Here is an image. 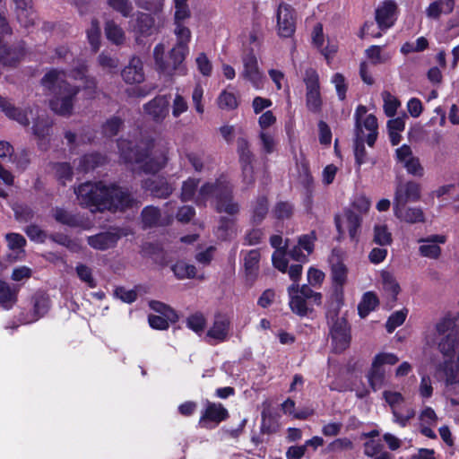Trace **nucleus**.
<instances>
[{
  "instance_id": "nucleus-1",
  "label": "nucleus",
  "mask_w": 459,
  "mask_h": 459,
  "mask_svg": "<svg viewBox=\"0 0 459 459\" xmlns=\"http://www.w3.org/2000/svg\"><path fill=\"white\" fill-rule=\"evenodd\" d=\"M85 72L86 66L84 64H81L69 75L64 71L53 69L42 78L43 86L48 89L54 95L50 100V107L55 113L61 116H69L72 113L74 98L78 93L80 85H72L68 79H85L86 88H95L94 80L87 79Z\"/></svg>"
},
{
  "instance_id": "nucleus-2",
  "label": "nucleus",
  "mask_w": 459,
  "mask_h": 459,
  "mask_svg": "<svg viewBox=\"0 0 459 459\" xmlns=\"http://www.w3.org/2000/svg\"><path fill=\"white\" fill-rule=\"evenodd\" d=\"M74 192L80 204L91 209V212L124 211L139 204L129 193L117 186H107L102 182L83 183Z\"/></svg>"
},
{
  "instance_id": "nucleus-3",
  "label": "nucleus",
  "mask_w": 459,
  "mask_h": 459,
  "mask_svg": "<svg viewBox=\"0 0 459 459\" xmlns=\"http://www.w3.org/2000/svg\"><path fill=\"white\" fill-rule=\"evenodd\" d=\"M198 184L199 181L195 178L184 181L180 195L183 202L192 200L195 196L196 204L214 199L217 212H226L231 216L238 213L239 205L232 197L233 186L226 177L221 176L215 182L203 185L195 195Z\"/></svg>"
},
{
  "instance_id": "nucleus-4",
  "label": "nucleus",
  "mask_w": 459,
  "mask_h": 459,
  "mask_svg": "<svg viewBox=\"0 0 459 459\" xmlns=\"http://www.w3.org/2000/svg\"><path fill=\"white\" fill-rule=\"evenodd\" d=\"M117 146L121 159L124 162L130 164L134 171L154 174L166 164V148L152 141L142 142L136 145L121 139Z\"/></svg>"
},
{
  "instance_id": "nucleus-5",
  "label": "nucleus",
  "mask_w": 459,
  "mask_h": 459,
  "mask_svg": "<svg viewBox=\"0 0 459 459\" xmlns=\"http://www.w3.org/2000/svg\"><path fill=\"white\" fill-rule=\"evenodd\" d=\"M175 35L178 42L170 50L168 58H165L166 48L164 44L159 43L153 49V57L157 69L169 75L178 69L185 60L186 56L188 53V42L191 39V32L189 29H178L175 31Z\"/></svg>"
},
{
  "instance_id": "nucleus-6",
  "label": "nucleus",
  "mask_w": 459,
  "mask_h": 459,
  "mask_svg": "<svg viewBox=\"0 0 459 459\" xmlns=\"http://www.w3.org/2000/svg\"><path fill=\"white\" fill-rule=\"evenodd\" d=\"M135 2L138 7L152 12V13L137 12L129 22L130 30L134 33L135 40L139 42L143 38L159 32L163 23L162 17L160 14L163 4H161V1L135 0Z\"/></svg>"
},
{
  "instance_id": "nucleus-7",
  "label": "nucleus",
  "mask_w": 459,
  "mask_h": 459,
  "mask_svg": "<svg viewBox=\"0 0 459 459\" xmlns=\"http://www.w3.org/2000/svg\"><path fill=\"white\" fill-rule=\"evenodd\" d=\"M430 342L437 345L441 353L450 356L459 346V328L452 319L442 318L436 325L434 339L428 340L429 343Z\"/></svg>"
},
{
  "instance_id": "nucleus-8",
  "label": "nucleus",
  "mask_w": 459,
  "mask_h": 459,
  "mask_svg": "<svg viewBox=\"0 0 459 459\" xmlns=\"http://www.w3.org/2000/svg\"><path fill=\"white\" fill-rule=\"evenodd\" d=\"M289 294V305L291 311L298 316H305L309 311V305L320 304L322 295L318 292H315L307 285H302L292 283L288 288Z\"/></svg>"
},
{
  "instance_id": "nucleus-9",
  "label": "nucleus",
  "mask_w": 459,
  "mask_h": 459,
  "mask_svg": "<svg viewBox=\"0 0 459 459\" xmlns=\"http://www.w3.org/2000/svg\"><path fill=\"white\" fill-rule=\"evenodd\" d=\"M330 335L333 349L335 352L344 351L351 343V332L348 323L344 317H339L336 314L328 316Z\"/></svg>"
},
{
  "instance_id": "nucleus-10",
  "label": "nucleus",
  "mask_w": 459,
  "mask_h": 459,
  "mask_svg": "<svg viewBox=\"0 0 459 459\" xmlns=\"http://www.w3.org/2000/svg\"><path fill=\"white\" fill-rule=\"evenodd\" d=\"M130 231L123 228H111L87 238L88 245L93 249L104 251L117 246L121 237L127 236Z\"/></svg>"
},
{
  "instance_id": "nucleus-11",
  "label": "nucleus",
  "mask_w": 459,
  "mask_h": 459,
  "mask_svg": "<svg viewBox=\"0 0 459 459\" xmlns=\"http://www.w3.org/2000/svg\"><path fill=\"white\" fill-rule=\"evenodd\" d=\"M306 84V101L307 108L312 112H319L322 106L319 76L316 70L307 69L304 75Z\"/></svg>"
},
{
  "instance_id": "nucleus-12",
  "label": "nucleus",
  "mask_w": 459,
  "mask_h": 459,
  "mask_svg": "<svg viewBox=\"0 0 459 459\" xmlns=\"http://www.w3.org/2000/svg\"><path fill=\"white\" fill-rule=\"evenodd\" d=\"M170 97L169 95H158L143 107L146 117L156 124H161L169 113Z\"/></svg>"
},
{
  "instance_id": "nucleus-13",
  "label": "nucleus",
  "mask_w": 459,
  "mask_h": 459,
  "mask_svg": "<svg viewBox=\"0 0 459 459\" xmlns=\"http://www.w3.org/2000/svg\"><path fill=\"white\" fill-rule=\"evenodd\" d=\"M229 417L228 410L221 403L208 402L199 420V426L211 429Z\"/></svg>"
},
{
  "instance_id": "nucleus-14",
  "label": "nucleus",
  "mask_w": 459,
  "mask_h": 459,
  "mask_svg": "<svg viewBox=\"0 0 459 459\" xmlns=\"http://www.w3.org/2000/svg\"><path fill=\"white\" fill-rule=\"evenodd\" d=\"M243 71L240 76L250 82L255 89H262L264 86V74L258 67V63L255 56L253 53L245 55L242 58Z\"/></svg>"
},
{
  "instance_id": "nucleus-15",
  "label": "nucleus",
  "mask_w": 459,
  "mask_h": 459,
  "mask_svg": "<svg viewBox=\"0 0 459 459\" xmlns=\"http://www.w3.org/2000/svg\"><path fill=\"white\" fill-rule=\"evenodd\" d=\"M421 196L420 185L414 181L399 183L396 186L394 206L406 204L409 202H418Z\"/></svg>"
},
{
  "instance_id": "nucleus-16",
  "label": "nucleus",
  "mask_w": 459,
  "mask_h": 459,
  "mask_svg": "<svg viewBox=\"0 0 459 459\" xmlns=\"http://www.w3.org/2000/svg\"><path fill=\"white\" fill-rule=\"evenodd\" d=\"M446 242V237L441 234H433L427 238L418 239L419 253L422 257L437 260L440 257L442 249L439 247Z\"/></svg>"
},
{
  "instance_id": "nucleus-17",
  "label": "nucleus",
  "mask_w": 459,
  "mask_h": 459,
  "mask_svg": "<svg viewBox=\"0 0 459 459\" xmlns=\"http://www.w3.org/2000/svg\"><path fill=\"white\" fill-rule=\"evenodd\" d=\"M278 33L281 37H290L295 31L294 9L288 4L281 3L277 10Z\"/></svg>"
},
{
  "instance_id": "nucleus-18",
  "label": "nucleus",
  "mask_w": 459,
  "mask_h": 459,
  "mask_svg": "<svg viewBox=\"0 0 459 459\" xmlns=\"http://www.w3.org/2000/svg\"><path fill=\"white\" fill-rule=\"evenodd\" d=\"M312 41L314 46L320 51L325 56L328 64L333 58L334 55L338 50V45L334 40L324 38L323 27L317 23L312 32Z\"/></svg>"
},
{
  "instance_id": "nucleus-19",
  "label": "nucleus",
  "mask_w": 459,
  "mask_h": 459,
  "mask_svg": "<svg viewBox=\"0 0 459 459\" xmlns=\"http://www.w3.org/2000/svg\"><path fill=\"white\" fill-rule=\"evenodd\" d=\"M396 4L393 0H385L376 9V22L381 30L391 28L396 20Z\"/></svg>"
},
{
  "instance_id": "nucleus-20",
  "label": "nucleus",
  "mask_w": 459,
  "mask_h": 459,
  "mask_svg": "<svg viewBox=\"0 0 459 459\" xmlns=\"http://www.w3.org/2000/svg\"><path fill=\"white\" fill-rule=\"evenodd\" d=\"M331 264V276L336 288H342L347 280L348 269L343 264L342 255L339 250H333L329 257Z\"/></svg>"
},
{
  "instance_id": "nucleus-21",
  "label": "nucleus",
  "mask_w": 459,
  "mask_h": 459,
  "mask_svg": "<svg viewBox=\"0 0 459 459\" xmlns=\"http://www.w3.org/2000/svg\"><path fill=\"white\" fill-rule=\"evenodd\" d=\"M336 228L340 234H342V226L345 225L352 241L357 242L359 238V230L361 224V217L353 211H346L342 219L335 218Z\"/></svg>"
},
{
  "instance_id": "nucleus-22",
  "label": "nucleus",
  "mask_w": 459,
  "mask_h": 459,
  "mask_svg": "<svg viewBox=\"0 0 459 459\" xmlns=\"http://www.w3.org/2000/svg\"><path fill=\"white\" fill-rule=\"evenodd\" d=\"M394 214L401 221L409 224L423 223L426 217L420 207H407L406 204L394 205Z\"/></svg>"
},
{
  "instance_id": "nucleus-23",
  "label": "nucleus",
  "mask_w": 459,
  "mask_h": 459,
  "mask_svg": "<svg viewBox=\"0 0 459 459\" xmlns=\"http://www.w3.org/2000/svg\"><path fill=\"white\" fill-rule=\"evenodd\" d=\"M123 80L129 84L141 83L144 81L143 64L140 57L133 56L122 70Z\"/></svg>"
},
{
  "instance_id": "nucleus-24",
  "label": "nucleus",
  "mask_w": 459,
  "mask_h": 459,
  "mask_svg": "<svg viewBox=\"0 0 459 459\" xmlns=\"http://www.w3.org/2000/svg\"><path fill=\"white\" fill-rule=\"evenodd\" d=\"M229 327L230 322L226 317L217 316L212 326L207 332L208 342L212 344L224 342L228 336Z\"/></svg>"
},
{
  "instance_id": "nucleus-25",
  "label": "nucleus",
  "mask_w": 459,
  "mask_h": 459,
  "mask_svg": "<svg viewBox=\"0 0 459 459\" xmlns=\"http://www.w3.org/2000/svg\"><path fill=\"white\" fill-rule=\"evenodd\" d=\"M455 0H432L426 8V15L432 20H438L442 14H449L454 11Z\"/></svg>"
},
{
  "instance_id": "nucleus-26",
  "label": "nucleus",
  "mask_w": 459,
  "mask_h": 459,
  "mask_svg": "<svg viewBox=\"0 0 459 459\" xmlns=\"http://www.w3.org/2000/svg\"><path fill=\"white\" fill-rule=\"evenodd\" d=\"M143 187L149 190L152 195L159 198L168 197L174 189L170 184H169L164 178H156L154 180H146L143 184Z\"/></svg>"
},
{
  "instance_id": "nucleus-27",
  "label": "nucleus",
  "mask_w": 459,
  "mask_h": 459,
  "mask_svg": "<svg viewBox=\"0 0 459 459\" xmlns=\"http://www.w3.org/2000/svg\"><path fill=\"white\" fill-rule=\"evenodd\" d=\"M5 239L9 249L13 252V254L9 255L10 259L17 260L21 258L24 254L23 247L26 244V239L18 233H8L5 235Z\"/></svg>"
},
{
  "instance_id": "nucleus-28",
  "label": "nucleus",
  "mask_w": 459,
  "mask_h": 459,
  "mask_svg": "<svg viewBox=\"0 0 459 459\" xmlns=\"http://www.w3.org/2000/svg\"><path fill=\"white\" fill-rule=\"evenodd\" d=\"M174 1V23L175 30L174 32L178 29H188L184 25L186 20L190 17V9L188 7L187 2L188 0H173Z\"/></svg>"
},
{
  "instance_id": "nucleus-29",
  "label": "nucleus",
  "mask_w": 459,
  "mask_h": 459,
  "mask_svg": "<svg viewBox=\"0 0 459 459\" xmlns=\"http://www.w3.org/2000/svg\"><path fill=\"white\" fill-rule=\"evenodd\" d=\"M446 392H452L459 385V365L446 361L443 365Z\"/></svg>"
},
{
  "instance_id": "nucleus-30",
  "label": "nucleus",
  "mask_w": 459,
  "mask_h": 459,
  "mask_svg": "<svg viewBox=\"0 0 459 459\" xmlns=\"http://www.w3.org/2000/svg\"><path fill=\"white\" fill-rule=\"evenodd\" d=\"M16 288H12L5 281H0V306L4 309H10L17 301Z\"/></svg>"
},
{
  "instance_id": "nucleus-31",
  "label": "nucleus",
  "mask_w": 459,
  "mask_h": 459,
  "mask_svg": "<svg viewBox=\"0 0 459 459\" xmlns=\"http://www.w3.org/2000/svg\"><path fill=\"white\" fill-rule=\"evenodd\" d=\"M385 370L383 367L372 362L371 368L368 373L369 385L374 391L380 389L385 383Z\"/></svg>"
},
{
  "instance_id": "nucleus-32",
  "label": "nucleus",
  "mask_w": 459,
  "mask_h": 459,
  "mask_svg": "<svg viewBox=\"0 0 459 459\" xmlns=\"http://www.w3.org/2000/svg\"><path fill=\"white\" fill-rule=\"evenodd\" d=\"M237 234L236 221L233 218L221 217L217 228V235L221 239L226 240Z\"/></svg>"
},
{
  "instance_id": "nucleus-33",
  "label": "nucleus",
  "mask_w": 459,
  "mask_h": 459,
  "mask_svg": "<svg viewBox=\"0 0 459 459\" xmlns=\"http://www.w3.org/2000/svg\"><path fill=\"white\" fill-rule=\"evenodd\" d=\"M361 128H365L368 131L367 135L364 134V139H366L368 145L372 147L377 137L378 126L377 117L372 114L367 116L366 118L361 121Z\"/></svg>"
},
{
  "instance_id": "nucleus-34",
  "label": "nucleus",
  "mask_w": 459,
  "mask_h": 459,
  "mask_svg": "<svg viewBox=\"0 0 459 459\" xmlns=\"http://www.w3.org/2000/svg\"><path fill=\"white\" fill-rule=\"evenodd\" d=\"M105 33L108 40L116 45L124 43L126 34L124 30L114 21H108L105 24Z\"/></svg>"
},
{
  "instance_id": "nucleus-35",
  "label": "nucleus",
  "mask_w": 459,
  "mask_h": 459,
  "mask_svg": "<svg viewBox=\"0 0 459 459\" xmlns=\"http://www.w3.org/2000/svg\"><path fill=\"white\" fill-rule=\"evenodd\" d=\"M260 261V253L256 249L250 250L247 252L244 256V266L247 273V275L254 279L255 273L258 270V264Z\"/></svg>"
},
{
  "instance_id": "nucleus-36",
  "label": "nucleus",
  "mask_w": 459,
  "mask_h": 459,
  "mask_svg": "<svg viewBox=\"0 0 459 459\" xmlns=\"http://www.w3.org/2000/svg\"><path fill=\"white\" fill-rule=\"evenodd\" d=\"M381 281L384 290L392 296L393 300H395L400 292V286L394 276L389 272L383 271L381 273Z\"/></svg>"
},
{
  "instance_id": "nucleus-37",
  "label": "nucleus",
  "mask_w": 459,
  "mask_h": 459,
  "mask_svg": "<svg viewBox=\"0 0 459 459\" xmlns=\"http://www.w3.org/2000/svg\"><path fill=\"white\" fill-rule=\"evenodd\" d=\"M53 216L56 221L69 227H77L82 223V221L79 217L68 212L62 208H56L53 211Z\"/></svg>"
},
{
  "instance_id": "nucleus-38",
  "label": "nucleus",
  "mask_w": 459,
  "mask_h": 459,
  "mask_svg": "<svg viewBox=\"0 0 459 459\" xmlns=\"http://www.w3.org/2000/svg\"><path fill=\"white\" fill-rule=\"evenodd\" d=\"M378 304V299L373 292L364 294L361 302L359 304L358 310L360 317H366Z\"/></svg>"
},
{
  "instance_id": "nucleus-39",
  "label": "nucleus",
  "mask_w": 459,
  "mask_h": 459,
  "mask_svg": "<svg viewBox=\"0 0 459 459\" xmlns=\"http://www.w3.org/2000/svg\"><path fill=\"white\" fill-rule=\"evenodd\" d=\"M217 103L220 108L232 110L238 108V99L233 91L228 90L222 91L218 99Z\"/></svg>"
},
{
  "instance_id": "nucleus-40",
  "label": "nucleus",
  "mask_w": 459,
  "mask_h": 459,
  "mask_svg": "<svg viewBox=\"0 0 459 459\" xmlns=\"http://www.w3.org/2000/svg\"><path fill=\"white\" fill-rule=\"evenodd\" d=\"M373 240L379 246H389L392 244V234L386 225L378 224L374 227Z\"/></svg>"
},
{
  "instance_id": "nucleus-41",
  "label": "nucleus",
  "mask_w": 459,
  "mask_h": 459,
  "mask_svg": "<svg viewBox=\"0 0 459 459\" xmlns=\"http://www.w3.org/2000/svg\"><path fill=\"white\" fill-rule=\"evenodd\" d=\"M189 108L186 97L179 92H176L171 103V114L174 118H178L182 114L186 113Z\"/></svg>"
},
{
  "instance_id": "nucleus-42",
  "label": "nucleus",
  "mask_w": 459,
  "mask_h": 459,
  "mask_svg": "<svg viewBox=\"0 0 459 459\" xmlns=\"http://www.w3.org/2000/svg\"><path fill=\"white\" fill-rule=\"evenodd\" d=\"M87 38L92 50L97 52L100 47V27L96 19L91 21V26L87 30Z\"/></svg>"
},
{
  "instance_id": "nucleus-43",
  "label": "nucleus",
  "mask_w": 459,
  "mask_h": 459,
  "mask_svg": "<svg viewBox=\"0 0 459 459\" xmlns=\"http://www.w3.org/2000/svg\"><path fill=\"white\" fill-rule=\"evenodd\" d=\"M367 57L373 65L384 64L391 58L389 53H383L380 46L373 45L366 50Z\"/></svg>"
},
{
  "instance_id": "nucleus-44",
  "label": "nucleus",
  "mask_w": 459,
  "mask_h": 459,
  "mask_svg": "<svg viewBox=\"0 0 459 459\" xmlns=\"http://www.w3.org/2000/svg\"><path fill=\"white\" fill-rule=\"evenodd\" d=\"M268 212V202L265 197H259L253 208L252 222L259 224L266 216Z\"/></svg>"
},
{
  "instance_id": "nucleus-45",
  "label": "nucleus",
  "mask_w": 459,
  "mask_h": 459,
  "mask_svg": "<svg viewBox=\"0 0 459 459\" xmlns=\"http://www.w3.org/2000/svg\"><path fill=\"white\" fill-rule=\"evenodd\" d=\"M354 447L353 442L348 437L336 438L328 444L326 447L327 453H342L352 450Z\"/></svg>"
},
{
  "instance_id": "nucleus-46",
  "label": "nucleus",
  "mask_w": 459,
  "mask_h": 459,
  "mask_svg": "<svg viewBox=\"0 0 459 459\" xmlns=\"http://www.w3.org/2000/svg\"><path fill=\"white\" fill-rule=\"evenodd\" d=\"M172 271L178 279L194 278L196 274L195 267L183 261L176 263Z\"/></svg>"
},
{
  "instance_id": "nucleus-47",
  "label": "nucleus",
  "mask_w": 459,
  "mask_h": 459,
  "mask_svg": "<svg viewBox=\"0 0 459 459\" xmlns=\"http://www.w3.org/2000/svg\"><path fill=\"white\" fill-rule=\"evenodd\" d=\"M104 159L97 153L84 155L80 159L78 169L81 171H88L93 169L103 162Z\"/></svg>"
},
{
  "instance_id": "nucleus-48",
  "label": "nucleus",
  "mask_w": 459,
  "mask_h": 459,
  "mask_svg": "<svg viewBox=\"0 0 459 459\" xmlns=\"http://www.w3.org/2000/svg\"><path fill=\"white\" fill-rule=\"evenodd\" d=\"M366 139H364V133L359 134L356 133V139L354 143V154H355V160L356 163L360 166L367 162V152L364 146V142Z\"/></svg>"
},
{
  "instance_id": "nucleus-49",
  "label": "nucleus",
  "mask_w": 459,
  "mask_h": 459,
  "mask_svg": "<svg viewBox=\"0 0 459 459\" xmlns=\"http://www.w3.org/2000/svg\"><path fill=\"white\" fill-rule=\"evenodd\" d=\"M4 114L11 119L15 120L22 126L29 125V117L26 110L21 109L20 108L14 107L10 104L5 108Z\"/></svg>"
},
{
  "instance_id": "nucleus-50",
  "label": "nucleus",
  "mask_w": 459,
  "mask_h": 459,
  "mask_svg": "<svg viewBox=\"0 0 459 459\" xmlns=\"http://www.w3.org/2000/svg\"><path fill=\"white\" fill-rule=\"evenodd\" d=\"M393 421L402 428H405L410 420L415 416V410L412 408H406L404 411L398 409H394L392 411Z\"/></svg>"
},
{
  "instance_id": "nucleus-51",
  "label": "nucleus",
  "mask_w": 459,
  "mask_h": 459,
  "mask_svg": "<svg viewBox=\"0 0 459 459\" xmlns=\"http://www.w3.org/2000/svg\"><path fill=\"white\" fill-rule=\"evenodd\" d=\"M160 217V211L153 206H147L142 212V220L144 227L158 225Z\"/></svg>"
},
{
  "instance_id": "nucleus-52",
  "label": "nucleus",
  "mask_w": 459,
  "mask_h": 459,
  "mask_svg": "<svg viewBox=\"0 0 459 459\" xmlns=\"http://www.w3.org/2000/svg\"><path fill=\"white\" fill-rule=\"evenodd\" d=\"M382 98L384 100V111L387 117H394L396 113L400 101L396 97L392 95L389 91L382 92Z\"/></svg>"
},
{
  "instance_id": "nucleus-53",
  "label": "nucleus",
  "mask_w": 459,
  "mask_h": 459,
  "mask_svg": "<svg viewBox=\"0 0 459 459\" xmlns=\"http://www.w3.org/2000/svg\"><path fill=\"white\" fill-rule=\"evenodd\" d=\"M107 4L111 9L119 13L123 17H129L134 9L130 0H108Z\"/></svg>"
},
{
  "instance_id": "nucleus-54",
  "label": "nucleus",
  "mask_w": 459,
  "mask_h": 459,
  "mask_svg": "<svg viewBox=\"0 0 459 459\" xmlns=\"http://www.w3.org/2000/svg\"><path fill=\"white\" fill-rule=\"evenodd\" d=\"M407 315H408V309H406V308H403L402 310L393 313L389 316V318L385 324L387 332L392 333L394 331L395 328H397L398 326L403 325L406 319Z\"/></svg>"
},
{
  "instance_id": "nucleus-55",
  "label": "nucleus",
  "mask_w": 459,
  "mask_h": 459,
  "mask_svg": "<svg viewBox=\"0 0 459 459\" xmlns=\"http://www.w3.org/2000/svg\"><path fill=\"white\" fill-rule=\"evenodd\" d=\"M49 300L44 294L36 295L34 298L33 310L36 315L35 320L43 316L48 310Z\"/></svg>"
},
{
  "instance_id": "nucleus-56",
  "label": "nucleus",
  "mask_w": 459,
  "mask_h": 459,
  "mask_svg": "<svg viewBox=\"0 0 459 459\" xmlns=\"http://www.w3.org/2000/svg\"><path fill=\"white\" fill-rule=\"evenodd\" d=\"M395 156L397 161L401 163L403 168L416 158V156L413 155L411 148L407 144H403L397 148L395 151Z\"/></svg>"
},
{
  "instance_id": "nucleus-57",
  "label": "nucleus",
  "mask_w": 459,
  "mask_h": 459,
  "mask_svg": "<svg viewBox=\"0 0 459 459\" xmlns=\"http://www.w3.org/2000/svg\"><path fill=\"white\" fill-rule=\"evenodd\" d=\"M56 178L64 184L66 180L72 179V168L67 162H59L53 165Z\"/></svg>"
},
{
  "instance_id": "nucleus-58",
  "label": "nucleus",
  "mask_w": 459,
  "mask_h": 459,
  "mask_svg": "<svg viewBox=\"0 0 459 459\" xmlns=\"http://www.w3.org/2000/svg\"><path fill=\"white\" fill-rule=\"evenodd\" d=\"M76 273L81 281L85 282L90 288H94L96 286V281L92 277L91 269L82 264H80L75 268Z\"/></svg>"
},
{
  "instance_id": "nucleus-59",
  "label": "nucleus",
  "mask_w": 459,
  "mask_h": 459,
  "mask_svg": "<svg viewBox=\"0 0 459 459\" xmlns=\"http://www.w3.org/2000/svg\"><path fill=\"white\" fill-rule=\"evenodd\" d=\"M51 126V122L48 117H39L33 125V134L38 137H44L48 134Z\"/></svg>"
},
{
  "instance_id": "nucleus-60",
  "label": "nucleus",
  "mask_w": 459,
  "mask_h": 459,
  "mask_svg": "<svg viewBox=\"0 0 459 459\" xmlns=\"http://www.w3.org/2000/svg\"><path fill=\"white\" fill-rule=\"evenodd\" d=\"M149 306L153 311L160 313L170 321H174L177 317L174 310L162 302L152 300Z\"/></svg>"
},
{
  "instance_id": "nucleus-61",
  "label": "nucleus",
  "mask_w": 459,
  "mask_h": 459,
  "mask_svg": "<svg viewBox=\"0 0 459 459\" xmlns=\"http://www.w3.org/2000/svg\"><path fill=\"white\" fill-rule=\"evenodd\" d=\"M253 160L240 161L242 169V181L247 186H251L255 182Z\"/></svg>"
},
{
  "instance_id": "nucleus-62",
  "label": "nucleus",
  "mask_w": 459,
  "mask_h": 459,
  "mask_svg": "<svg viewBox=\"0 0 459 459\" xmlns=\"http://www.w3.org/2000/svg\"><path fill=\"white\" fill-rule=\"evenodd\" d=\"M238 145V153L239 156L240 161H247L249 160H254V155L249 150L248 141L244 137H239L237 141Z\"/></svg>"
},
{
  "instance_id": "nucleus-63",
  "label": "nucleus",
  "mask_w": 459,
  "mask_h": 459,
  "mask_svg": "<svg viewBox=\"0 0 459 459\" xmlns=\"http://www.w3.org/2000/svg\"><path fill=\"white\" fill-rule=\"evenodd\" d=\"M383 398L391 407V411H393L394 409H397L396 407L402 404L405 400L404 396L400 392L395 391H385L383 393Z\"/></svg>"
},
{
  "instance_id": "nucleus-64",
  "label": "nucleus",
  "mask_w": 459,
  "mask_h": 459,
  "mask_svg": "<svg viewBox=\"0 0 459 459\" xmlns=\"http://www.w3.org/2000/svg\"><path fill=\"white\" fill-rule=\"evenodd\" d=\"M186 325L191 330L200 333L204 329L205 318L202 314H195L187 318Z\"/></svg>"
}]
</instances>
